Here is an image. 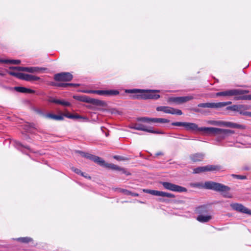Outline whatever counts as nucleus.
I'll list each match as a JSON object with an SVG mask.
<instances>
[{"instance_id":"nucleus-44","label":"nucleus","mask_w":251,"mask_h":251,"mask_svg":"<svg viewBox=\"0 0 251 251\" xmlns=\"http://www.w3.org/2000/svg\"><path fill=\"white\" fill-rule=\"evenodd\" d=\"M74 119H85V118L84 117H83L80 115H74Z\"/></svg>"},{"instance_id":"nucleus-34","label":"nucleus","mask_w":251,"mask_h":251,"mask_svg":"<svg viewBox=\"0 0 251 251\" xmlns=\"http://www.w3.org/2000/svg\"><path fill=\"white\" fill-rule=\"evenodd\" d=\"M58 104L66 106H69L71 105L69 102L60 100H58Z\"/></svg>"},{"instance_id":"nucleus-1","label":"nucleus","mask_w":251,"mask_h":251,"mask_svg":"<svg viewBox=\"0 0 251 251\" xmlns=\"http://www.w3.org/2000/svg\"><path fill=\"white\" fill-rule=\"evenodd\" d=\"M159 90H144L139 89H126L125 92L126 93L137 94L132 96L133 99H154L157 100L160 98V95L155 94V92H159Z\"/></svg>"},{"instance_id":"nucleus-53","label":"nucleus","mask_w":251,"mask_h":251,"mask_svg":"<svg viewBox=\"0 0 251 251\" xmlns=\"http://www.w3.org/2000/svg\"><path fill=\"white\" fill-rule=\"evenodd\" d=\"M161 154H162V153L161 152H158V153H156L157 155H161Z\"/></svg>"},{"instance_id":"nucleus-11","label":"nucleus","mask_w":251,"mask_h":251,"mask_svg":"<svg viewBox=\"0 0 251 251\" xmlns=\"http://www.w3.org/2000/svg\"><path fill=\"white\" fill-rule=\"evenodd\" d=\"M11 70H14L18 71H25L29 73H35L38 72L42 70V68H40L36 67H11L9 68Z\"/></svg>"},{"instance_id":"nucleus-33","label":"nucleus","mask_w":251,"mask_h":251,"mask_svg":"<svg viewBox=\"0 0 251 251\" xmlns=\"http://www.w3.org/2000/svg\"><path fill=\"white\" fill-rule=\"evenodd\" d=\"M8 73L11 75L15 76L17 78H20L19 74H21L22 73H17L13 71H9L8 72Z\"/></svg>"},{"instance_id":"nucleus-18","label":"nucleus","mask_w":251,"mask_h":251,"mask_svg":"<svg viewBox=\"0 0 251 251\" xmlns=\"http://www.w3.org/2000/svg\"><path fill=\"white\" fill-rule=\"evenodd\" d=\"M184 127L188 130L198 131L199 129L198 125L193 123L185 122Z\"/></svg>"},{"instance_id":"nucleus-26","label":"nucleus","mask_w":251,"mask_h":251,"mask_svg":"<svg viewBox=\"0 0 251 251\" xmlns=\"http://www.w3.org/2000/svg\"><path fill=\"white\" fill-rule=\"evenodd\" d=\"M169 120L164 118H152V123H169Z\"/></svg>"},{"instance_id":"nucleus-37","label":"nucleus","mask_w":251,"mask_h":251,"mask_svg":"<svg viewBox=\"0 0 251 251\" xmlns=\"http://www.w3.org/2000/svg\"><path fill=\"white\" fill-rule=\"evenodd\" d=\"M185 122H174L172 124L173 126H184Z\"/></svg>"},{"instance_id":"nucleus-14","label":"nucleus","mask_w":251,"mask_h":251,"mask_svg":"<svg viewBox=\"0 0 251 251\" xmlns=\"http://www.w3.org/2000/svg\"><path fill=\"white\" fill-rule=\"evenodd\" d=\"M204 156V153L202 152H197L191 154L189 156V158L193 162H197L202 161Z\"/></svg>"},{"instance_id":"nucleus-41","label":"nucleus","mask_w":251,"mask_h":251,"mask_svg":"<svg viewBox=\"0 0 251 251\" xmlns=\"http://www.w3.org/2000/svg\"><path fill=\"white\" fill-rule=\"evenodd\" d=\"M65 116L66 117H67L69 119H74V115L73 114H71L69 113H66V114H64L63 115V117Z\"/></svg>"},{"instance_id":"nucleus-16","label":"nucleus","mask_w":251,"mask_h":251,"mask_svg":"<svg viewBox=\"0 0 251 251\" xmlns=\"http://www.w3.org/2000/svg\"><path fill=\"white\" fill-rule=\"evenodd\" d=\"M222 126L228 127L231 128H243V126L236 123L222 121Z\"/></svg>"},{"instance_id":"nucleus-48","label":"nucleus","mask_w":251,"mask_h":251,"mask_svg":"<svg viewBox=\"0 0 251 251\" xmlns=\"http://www.w3.org/2000/svg\"><path fill=\"white\" fill-rule=\"evenodd\" d=\"M151 190H150V189H143V192L151 194Z\"/></svg>"},{"instance_id":"nucleus-4","label":"nucleus","mask_w":251,"mask_h":251,"mask_svg":"<svg viewBox=\"0 0 251 251\" xmlns=\"http://www.w3.org/2000/svg\"><path fill=\"white\" fill-rule=\"evenodd\" d=\"M222 167L220 165H207L205 166L199 167L193 170L195 174H199L207 171H219Z\"/></svg>"},{"instance_id":"nucleus-47","label":"nucleus","mask_w":251,"mask_h":251,"mask_svg":"<svg viewBox=\"0 0 251 251\" xmlns=\"http://www.w3.org/2000/svg\"><path fill=\"white\" fill-rule=\"evenodd\" d=\"M81 176H83V177H84L85 178H88L89 179L91 178V177L90 176H88L87 174H85V173H81Z\"/></svg>"},{"instance_id":"nucleus-30","label":"nucleus","mask_w":251,"mask_h":251,"mask_svg":"<svg viewBox=\"0 0 251 251\" xmlns=\"http://www.w3.org/2000/svg\"><path fill=\"white\" fill-rule=\"evenodd\" d=\"M160 197L173 198L175 197V196H174V195H173L171 193H166V192H164L161 191Z\"/></svg>"},{"instance_id":"nucleus-29","label":"nucleus","mask_w":251,"mask_h":251,"mask_svg":"<svg viewBox=\"0 0 251 251\" xmlns=\"http://www.w3.org/2000/svg\"><path fill=\"white\" fill-rule=\"evenodd\" d=\"M242 107L243 106L242 105H233L232 106L228 107L227 109H231L234 111H237L239 112V113H240V112H242L241 111V109L242 108Z\"/></svg>"},{"instance_id":"nucleus-31","label":"nucleus","mask_w":251,"mask_h":251,"mask_svg":"<svg viewBox=\"0 0 251 251\" xmlns=\"http://www.w3.org/2000/svg\"><path fill=\"white\" fill-rule=\"evenodd\" d=\"M152 118L148 117H141L138 119V121H141L145 123H150L152 122Z\"/></svg>"},{"instance_id":"nucleus-2","label":"nucleus","mask_w":251,"mask_h":251,"mask_svg":"<svg viewBox=\"0 0 251 251\" xmlns=\"http://www.w3.org/2000/svg\"><path fill=\"white\" fill-rule=\"evenodd\" d=\"M249 91L246 90L232 89L222 92H217L215 94L216 97H229L235 96L236 100H251V95H244L248 93Z\"/></svg>"},{"instance_id":"nucleus-12","label":"nucleus","mask_w":251,"mask_h":251,"mask_svg":"<svg viewBox=\"0 0 251 251\" xmlns=\"http://www.w3.org/2000/svg\"><path fill=\"white\" fill-rule=\"evenodd\" d=\"M218 130H216L215 136H218L220 139H225L229 134L234 133V131L232 130L227 129H222L217 128Z\"/></svg>"},{"instance_id":"nucleus-40","label":"nucleus","mask_w":251,"mask_h":251,"mask_svg":"<svg viewBox=\"0 0 251 251\" xmlns=\"http://www.w3.org/2000/svg\"><path fill=\"white\" fill-rule=\"evenodd\" d=\"M72 170L73 171H74V172H75L76 174H78V175H81V173H82V172L78 169H77V168H72Z\"/></svg>"},{"instance_id":"nucleus-36","label":"nucleus","mask_w":251,"mask_h":251,"mask_svg":"<svg viewBox=\"0 0 251 251\" xmlns=\"http://www.w3.org/2000/svg\"><path fill=\"white\" fill-rule=\"evenodd\" d=\"M160 192L161 191H159L151 190V194L154 196H160Z\"/></svg>"},{"instance_id":"nucleus-25","label":"nucleus","mask_w":251,"mask_h":251,"mask_svg":"<svg viewBox=\"0 0 251 251\" xmlns=\"http://www.w3.org/2000/svg\"><path fill=\"white\" fill-rule=\"evenodd\" d=\"M86 92L88 93H95L99 95H106V90H89Z\"/></svg>"},{"instance_id":"nucleus-49","label":"nucleus","mask_w":251,"mask_h":251,"mask_svg":"<svg viewBox=\"0 0 251 251\" xmlns=\"http://www.w3.org/2000/svg\"><path fill=\"white\" fill-rule=\"evenodd\" d=\"M125 194L126 195H131V193L130 192L128 191V190H125Z\"/></svg>"},{"instance_id":"nucleus-8","label":"nucleus","mask_w":251,"mask_h":251,"mask_svg":"<svg viewBox=\"0 0 251 251\" xmlns=\"http://www.w3.org/2000/svg\"><path fill=\"white\" fill-rule=\"evenodd\" d=\"M79 153L82 156L98 163L100 166L105 165V161L99 156L82 151H79Z\"/></svg>"},{"instance_id":"nucleus-13","label":"nucleus","mask_w":251,"mask_h":251,"mask_svg":"<svg viewBox=\"0 0 251 251\" xmlns=\"http://www.w3.org/2000/svg\"><path fill=\"white\" fill-rule=\"evenodd\" d=\"M193 99H194V97L193 96H187L185 97L171 98L169 100L175 102L177 104H180L188 101Z\"/></svg>"},{"instance_id":"nucleus-39","label":"nucleus","mask_w":251,"mask_h":251,"mask_svg":"<svg viewBox=\"0 0 251 251\" xmlns=\"http://www.w3.org/2000/svg\"><path fill=\"white\" fill-rule=\"evenodd\" d=\"M20 60H9V63L10 64H19L20 63Z\"/></svg>"},{"instance_id":"nucleus-21","label":"nucleus","mask_w":251,"mask_h":251,"mask_svg":"<svg viewBox=\"0 0 251 251\" xmlns=\"http://www.w3.org/2000/svg\"><path fill=\"white\" fill-rule=\"evenodd\" d=\"M15 90L19 92L23 93H33L34 91L24 87H15Z\"/></svg>"},{"instance_id":"nucleus-9","label":"nucleus","mask_w":251,"mask_h":251,"mask_svg":"<svg viewBox=\"0 0 251 251\" xmlns=\"http://www.w3.org/2000/svg\"><path fill=\"white\" fill-rule=\"evenodd\" d=\"M232 209L239 212L251 215V210L244 206L243 204L238 203H233L230 204Z\"/></svg>"},{"instance_id":"nucleus-22","label":"nucleus","mask_w":251,"mask_h":251,"mask_svg":"<svg viewBox=\"0 0 251 251\" xmlns=\"http://www.w3.org/2000/svg\"><path fill=\"white\" fill-rule=\"evenodd\" d=\"M212 218L210 215H200L198 216L197 219L201 223H205L208 222Z\"/></svg>"},{"instance_id":"nucleus-27","label":"nucleus","mask_w":251,"mask_h":251,"mask_svg":"<svg viewBox=\"0 0 251 251\" xmlns=\"http://www.w3.org/2000/svg\"><path fill=\"white\" fill-rule=\"evenodd\" d=\"M16 240L25 243H27L32 241V238L27 237L18 238Z\"/></svg>"},{"instance_id":"nucleus-35","label":"nucleus","mask_w":251,"mask_h":251,"mask_svg":"<svg viewBox=\"0 0 251 251\" xmlns=\"http://www.w3.org/2000/svg\"><path fill=\"white\" fill-rule=\"evenodd\" d=\"M232 176L234 178H236L240 179H245L247 177L245 176L237 175H232Z\"/></svg>"},{"instance_id":"nucleus-15","label":"nucleus","mask_w":251,"mask_h":251,"mask_svg":"<svg viewBox=\"0 0 251 251\" xmlns=\"http://www.w3.org/2000/svg\"><path fill=\"white\" fill-rule=\"evenodd\" d=\"M20 79L25 80L26 81H37L40 79V77L37 76L26 74L24 73H21L19 74Z\"/></svg>"},{"instance_id":"nucleus-51","label":"nucleus","mask_w":251,"mask_h":251,"mask_svg":"<svg viewBox=\"0 0 251 251\" xmlns=\"http://www.w3.org/2000/svg\"><path fill=\"white\" fill-rule=\"evenodd\" d=\"M131 195L133 196H138V194H137V193H131Z\"/></svg>"},{"instance_id":"nucleus-23","label":"nucleus","mask_w":251,"mask_h":251,"mask_svg":"<svg viewBox=\"0 0 251 251\" xmlns=\"http://www.w3.org/2000/svg\"><path fill=\"white\" fill-rule=\"evenodd\" d=\"M46 117L57 121H61L64 119L63 116L62 115H56L52 114H48L46 115Z\"/></svg>"},{"instance_id":"nucleus-5","label":"nucleus","mask_w":251,"mask_h":251,"mask_svg":"<svg viewBox=\"0 0 251 251\" xmlns=\"http://www.w3.org/2000/svg\"><path fill=\"white\" fill-rule=\"evenodd\" d=\"M231 104V101L219 102H206L201 103L198 104L200 107H207L213 108H219L225 107Z\"/></svg>"},{"instance_id":"nucleus-46","label":"nucleus","mask_w":251,"mask_h":251,"mask_svg":"<svg viewBox=\"0 0 251 251\" xmlns=\"http://www.w3.org/2000/svg\"><path fill=\"white\" fill-rule=\"evenodd\" d=\"M0 62H1V63H9V60H8V59H0Z\"/></svg>"},{"instance_id":"nucleus-38","label":"nucleus","mask_w":251,"mask_h":251,"mask_svg":"<svg viewBox=\"0 0 251 251\" xmlns=\"http://www.w3.org/2000/svg\"><path fill=\"white\" fill-rule=\"evenodd\" d=\"M148 132L155 134H164V133L161 131H156L151 129H149Z\"/></svg>"},{"instance_id":"nucleus-43","label":"nucleus","mask_w":251,"mask_h":251,"mask_svg":"<svg viewBox=\"0 0 251 251\" xmlns=\"http://www.w3.org/2000/svg\"><path fill=\"white\" fill-rule=\"evenodd\" d=\"M58 100H57V99H54V98H51V99H50L49 100L51 102H53V103H55L58 104Z\"/></svg>"},{"instance_id":"nucleus-3","label":"nucleus","mask_w":251,"mask_h":251,"mask_svg":"<svg viewBox=\"0 0 251 251\" xmlns=\"http://www.w3.org/2000/svg\"><path fill=\"white\" fill-rule=\"evenodd\" d=\"M202 187L205 189L213 190L216 191L222 192L224 197L226 198H232V195L228 192L230 190V188L228 186L221 183L210 181H206L203 185Z\"/></svg>"},{"instance_id":"nucleus-45","label":"nucleus","mask_w":251,"mask_h":251,"mask_svg":"<svg viewBox=\"0 0 251 251\" xmlns=\"http://www.w3.org/2000/svg\"><path fill=\"white\" fill-rule=\"evenodd\" d=\"M60 87H67L68 86V84L67 83H58L56 85Z\"/></svg>"},{"instance_id":"nucleus-50","label":"nucleus","mask_w":251,"mask_h":251,"mask_svg":"<svg viewBox=\"0 0 251 251\" xmlns=\"http://www.w3.org/2000/svg\"><path fill=\"white\" fill-rule=\"evenodd\" d=\"M67 84H68V86H74L77 85V84H74V83H67Z\"/></svg>"},{"instance_id":"nucleus-24","label":"nucleus","mask_w":251,"mask_h":251,"mask_svg":"<svg viewBox=\"0 0 251 251\" xmlns=\"http://www.w3.org/2000/svg\"><path fill=\"white\" fill-rule=\"evenodd\" d=\"M102 166H105L107 168L111 169L112 170H121V169L118 167V166L114 165L112 163H106L105 162V165H101Z\"/></svg>"},{"instance_id":"nucleus-17","label":"nucleus","mask_w":251,"mask_h":251,"mask_svg":"<svg viewBox=\"0 0 251 251\" xmlns=\"http://www.w3.org/2000/svg\"><path fill=\"white\" fill-rule=\"evenodd\" d=\"M79 100L82 101H86V102H87L89 103H91L97 104V105H101L102 103V101L100 100L88 98L86 97H82V99H79Z\"/></svg>"},{"instance_id":"nucleus-42","label":"nucleus","mask_w":251,"mask_h":251,"mask_svg":"<svg viewBox=\"0 0 251 251\" xmlns=\"http://www.w3.org/2000/svg\"><path fill=\"white\" fill-rule=\"evenodd\" d=\"M240 114L243 115L251 117V112H240Z\"/></svg>"},{"instance_id":"nucleus-6","label":"nucleus","mask_w":251,"mask_h":251,"mask_svg":"<svg viewBox=\"0 0 251 251\" xmlns=\"http://www.w3.org/2000/svg\"><path fill=\"white\" fill-rule=\"evenodd\" d=\"M163 187L167 190L177 192H184L187 191V189L183 187L176 185L170 182H163L161 183Z\"/></svg>"},{"instance_id":"nucleus-28","label":"nucleus","mask_w":251,"mask_h":251,"mask_svg":"<svg viewBox=\"0 0 251 251\" xmlns=\"http://www.w3.org/2000/svg\"><path fill=\"white\" fill-rule=\"evenodd\" d=\"M207 123L208 124L213 125V126H222V121L210 120V121H208L207 122Z\"/></svg>"},{"instance_id":"nucleus-54","label":"nucleus","mask_w":251,"mask_h":251,"mask_svg":"<svg viewBox=\"0 0 251 251\" xmlns=\"http://www.w3.org/2000/svg\"><path fill=\"white\" fill-rule=\"evenodd\" d=\"M115 158H117V156L114 157Z\"/></svg>"},{"instance_id":"nucleus-32","label":"nucleus","mask_w":251,"mask_h":251,"mask_svg":"<svg viewBox=\"0 0 251 251\" xmlns=\"http://www.w3.org/2000/svg\"><path fill=\"white\" fill-rule=\"evenodd\" d=\"M106 95H117L119 94L117 90H106Z\"/></svg>"},{"instance_id":"nucleus-10","label":"nucleus","mask_w":251,"mask_h":251,"mask_svg":"<svg viewBox=\"0 0 251 251\" xmlns=\"http://www.w3.org/2000/svg\"><path fill=\"white\" fill-rule=\"evenodd\" d=\"M73 75L69 73H61L54 75V79L58 81H69L72 79Z\"/></svg>"},{"instance_id":"nucleus-52","label":"nucleus","mask_w":251,"mask_h":251,"mask_svg":"<svg viewBox=\"0 0 251 251\" xmlns=\"http://www.w3.org/2000/svg\"><path fill=\"white\" fill-rule=\"evenodd\" d=\"M125 190H126V189H120V191L121 192H123V193H124L125 194Z\"/></svg>"},{"instance_id":"nucleus-19","label":"nucleus","mask_w":251,"mask_h":251,"mask_svg":"<svg viewBox=\"0 0 251 251\" xmlns=\"http://www.w3.org/2000/svg\"><path fill=\"white\" fill-rule=\"evenodd\" d=\"M216 130H218L216 127H199L198 129V131H203L206 134H212L214 135H215Z\"/></svg>"},{"instance_id":"nucleus-7","label":"nucleus","mask_w":251,"mask_h":251,"mask_svg":"<svg viewBox=\"0 0 251 251\" xmlns=\"http://www.w3.org/2000/svg\"><path fill=\"white\" fill-rule=\"evenodd\" d=\"M157 111H162L165 113L176 114L178 115H182V111L179 109H176L169 106H160L156 108Z\"/></svg>"},{"instance_id":"nucleus-20","label":"nucleus","mask_w":251,"mask_h":251,"mask_svg":"<svg viewBox=\"0 0 251 251\" xmlns=\"http://www.w3.org/2000/svg\"><path fill=\"white\" fill-rule=\"evenodd\" d=\"M130 128L138 130L145 131L147 132H148L149 130V129H148L145 126L138 123H136L130 126Z\"/></svg>"}]
</instances>
